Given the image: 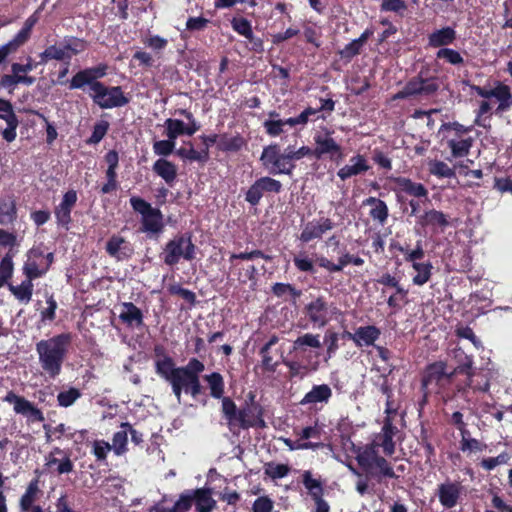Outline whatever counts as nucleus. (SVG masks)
<instances>
[{"label": "nucleus", "mask_w": 512, "mask_h": 512, "mask_svg": "<svg viewBox=\"0 0 512 512\" xmlns=\"http://www.w3.org/2000/svg\"><path fill=\"white\" fill-rule=\"evenodd\" d=\"M69 343V334H60L37 343L36 351L39 356V363L44 373L50 378L54 379L61 373Z\"/></svg>", "instance_id": "obj_1"}, {"label": "nucleus", "mask_w": 512, "mask_h": 512, "mask_svg": "<svg viewBox=\"0 0 512 512\" xmlns=\"http://www.w3.org/2000/svg\"><path fill=\"white\" fill-rule=\"evenodd\" d=\"M196 246L188 233L177 234L163 248V261L168 266H175L181 258L192 261L195 258Z\"/></svg>", "instance_id": "obj_2"}, {"label": "nucleus", "mask_w": 512, "mask_h": 512, "mask_svg": "<svg viewBox=\"0 0 512 512\" xmlns=\"http://www.w3.org/2000/svg\"><path fill=\"white\" fill-rule=\"evenodd\" d=\"M87 41L78 37H66L63 46L56 44L46 47V49L39 54V64H46L50 60H57L63 62H70L72 56L78 55L86 50Z\"/></svg>", "instance_id": "obj_3"}, {"label": "nucleus", "mask_w": 512, "mask_h": 512, "mask_svg": "<svg viewBox=\"0 0 512 512\" xmlns=\"http://www.w3.org/2000/svg\"><path fill=\"white\" fill-rule=\"evenodd\" d=\"M260 161L271 175L285 174L292 176L296 168V165L288 160L286 152L281 153L280 146L276 143L263 148Z\"/></svg>", "instance_id": "obj_4"}, {"label": "nucleus", "mask_w": 512, "mask_h": 512, "mask_svg": "<svg viewBox=\"0 0 512 512\" xmlns=\"http://www.w3.org/2000/svg\"><path fill=\"white\" fill-rule=\"evenodd\" d=\"M454 355L456 358L459 357V364L452 370L446 369V366L443 362H437L428 367L422 381L423 387L425 389L430 390V385H433L434 383L438 384L440 381L450 377L453 373L457 371H464L471 367V358L467 356L461 349L455 350Z\"/></svg>", "instance_id": "obj_5"}, {"label": "nucleus", "mask_w": 512, "mask_h": 512, "mask_svg": "<svg viewBox=\"0 0 512 512\" xmlns=\"http://www.w3.org/2000/svg\"><path fill=\"white\" fill-rule=\"evenodd\" d=\"M89 95L94 104L101 109L123 107L129 103V98L125 96L121 86L97 84L95 89L90 91Z\"/></svg>", "instance_id": "obj_6"}, {"label": "nucleus", "mask_w": 512, "mask_h": 512, "mask_svg": "<svg viewBox=\"0 0 512 512\" xmlns=\"http://www.w3.org/2000/svg\"><path fill=\"white\" fill-rule=\"evenodd\" d=\"M334 131L326 129L324 133H316L313 137L315 147L312 148L313 157L317 160L329 156L332 161H340L343 158L341 145L332 137Z\"/></svg>", "instance_id": "obj_7"}, {"label": "nucleus", "mask_w": 512, "mask_h": 512, "mask_svg": "<svg viewBox=\"0 0 512 512\" xmlns=\"http://www.w3.org/2000/svg\"><path fill=\"white\" fill-rule=\"evenodd\" d=\"M283 190L282 183L270 176L257 178L244 192L245 201L251 206L260 204L266 193L279 194Z\"/></svg>", "instance_id": "obj_8"}, {"label": "nucleus", "mask_w": 512, "mask_h": 512, "mask_svg": "<svg viewBox=\"0 0 512 512\" xmlns=\"http://www.w3.org/2000/svg\"><path fill=\"white\" fill-rule=\"evenodd\" d=\"M178 113L188 120V124L173 118H168L164 122L165 135L167 138L175 141L181 135L192 136L200 129V123L189 110L179 109Z\"/></svg>", "instance_id": "obj_9"}, {"label": "nucleus", "mask_w": 512, "mask_h": 512, "mask_svg": "<svg viewBox=\"0 0 512 512\" xmlns=\"http://www.w3.org/2000/svg\"><path fill=\"white\" fill-rule=\"evenodd\" d=\"M470 88L473 92L482 98H495L499 102L497 107L498 112L507 111L512 107L511 88L501 81H495V86L491 89H487L475 84L470 85Z\"/></svg>", "instance_id": "obj_10"}, {"label": "nucleus", "mask_w": 512, "mask_h": 512, "mask_svg": "<svg viewBox=\"0 0 512 512\" xmlns=\"http://www.w3.org/2000/svg\"><path fill=\"white\" fill-rule=\"evenodd\" d=\"M337 224L330 217L324 216L322 212L317 218L308 221L299 236L303 243H309L314 240H321L323 236L336 228Z\"/></svg>", "instance_id": "obj_11"}, {"label": "nucleus", "mask_w": 512, "mask_h": 512, "mask_svg": "<svg viewBox=\"0 0 512 512\" xmlns=\"http://www.w3.org/2000/svg\"><path fill=\"white\" fill-rule=\"evenodd\" d=\"M108 65L100 63L97 66L89 67L78 71L70 80V89H83L86 85L89 90H94L97 84H104L99 79L107 75Z\"/></svg>", "instance_id": "obj_12"}, {"label": "nucleus", "mask_w": 512, "mask_h": 512, "mask_svg": "<svg viewBox=\"0 0 512 512\" xmlns=\"http://www.w3.org/2000/svg\"><path fill=\"white\" fill-rule=\"evenodd\" d=\"M173 393L175 394L178 402L181 399V392L184 389L185 392H190L193 396L200 393V382L199 378L190 375L186 370L182 368H176L174 373L171 375V382Z\"/></svg>", "instance_id": "obj_13"}, {"label": "nucleus", "mask_w": 512, "mask_h": 512, "mask_svg": "<svg viewBox=\"0 0 512 512\" xmlns=\"http://www.w3.org/2000/svg\"><path fill=\"white\" fill-rule=\"evenodd\" d=\"M385 412L387 413V418L382 428V433L375 438L374 443L377 449L380 447L382 448L384 454L392 455L395 449L393 436L395 435L396 430V428L392 425V414H396V409L389 401H387Z\"/></svg>", "instance_id": "obj_14"}, {"label": "nucleus", "mask_w": 512, "mask_h": 512, "mask_svg": "<svg viewBox=\"0 0 512 512\" xmlns=\"http://www.w3.org/2000/svg\"><path fill=\"white\" fill-rule=\"evenodd\" d=\"M0 119L7 124V127L1 131L2 138L8 143L13 142L17 137V128L20 122L12 103L3 98H0Z\"/></svg>", "instance_id": "obj_15"}, {"label": "nucleus", "mask_w": 512, "mask_h": 512, "mask_svg": "<svg viewBox=\"0 0 512 512\" xmlns=\"http://www.w3.org/2000/svg\"><path fill=\"white\" fill-rule=\"evenodd\" d=\"M78 196L74 189H70L64 193L61 202L55 207L54 215L58 226L65 229L69 228L72 222L71 212L76 205Z\"/></svg>", "instance_id": "obj_16"}, {"label": "nucleus", "mask_w": 512, "mask_h": 512, "mask_svg": "<svg viewBox=\"0 0 512 512\" xmlns=\"http://www.w3.org/2000/svg\"><path fill=\"white\" fill-rule=\"evenodd\" d=\"M106 253L117 261L129 259L134 252L132 244L124 237L113 234L105 245Z\"/></svg>", "instance_id": "obj_17"}, {"label": "nucleus", "mask_w": 512, "mask_h": 512, "mask_svg": "<svg viewBox=\"0 0 512 512\" xmlns=\"http://www.w3.org/2000/svg\"><path fill=\"white\" fill-rule=\"evenodd\" d=\"M370 169L367 159L362 154H356L349 160V164L344 165L337 172V176L345 181L353 176L366 173Z\"/></svg>", "instance_id": "obj_18"}, {"label": "nucleus", "mask_w": 512, "mask_h": 512, "mask_svg": "<svg viewBox=\"0 0 512 512\" xmlns=\"http://www.w3.org/2000/svg\"><path fill=\"white\" fill-rule=\"evenodd\" d=\"M237 424L241 427L263 426L264 421L261 418V408L258 404L251 402L238 411Z\"/></svg>", "instance_id": "obj_19"}, {"label": "nucleus", "mask_w": 512, "mask_h": 512, "mask_svg": "<svg viewBox=\"0 0 512 512\" xmlns=\"http://www.w3.org/2000/svg\"><path fill=\"white\" fill-rule=\"evenodd\" d=\"M463 487L460 483L447 481L438 488V497L440 503L446 508L456 506Z\"/></svg>", "instance_id": "obj_20"}, {"label": "nucleus", "mask_w": 512, "mask_h": 512, "mask_svg": "<svg viewBox=\"0 0 512 512\" xmlns=\"http://www.w3.org/2000/svg\"><path fill=\"white\" fill-rule=\"evenodd\" d=\"M247 146V140L238 132L220 134L217 149L223 153H238Z\"/></svg>", "instance_id": "obj_21"}, {"label": "nucleus", "mask_w": 512, "mask_h": 512, "mask_svg": "<svg viewBox=\"0 0 512 512\" xmlns=\"http://www.w3.org/2000/svg\"><path fill=\"white\" fill-rule=\"evenodd\" d=\"M394 183L399 202L404 203L406 201V196L412 197V199L409 200V205L411 207V214H414L416 212V202L414 200L416 197V184L405 177L395 178Z\"/></svg>", "instance_id": "obj_22"}, {"label": "nucleus", "mask_w": 512, "mask_h": 512, "mask_svg": "<svg viewBox=\"0 0 512 512\" xmlns=\"http://www.w3.org/2000/svg\"><path fill=\"white\" fill-rule=\"evenodd\" d=\"M165 227L163 221V214L159 208H154L145 216L141 217V228L140 230L145 233L159 235L163 232Z\"/></svg>", "instance_id": "obj_23"}, {"label": "nucleus", "mask_w": 512, "mask_h": 512, "mask_svg": "<svg viewBox=\"0 0 512 512\" xmlns=\"http://www.w3.org/2000/svg\"><path fill=\"white\" fill-rule=\"evenodd\" d=\"M332 397V389L327 384L314 385L300 401L301 405L327 404Z\"/></svg>", "instance_id": "obj_24"}, {"label": "nucleus", "mask_w": 512, "mask_h": 512, "mask_svg": "<svg viewBox=\"0 0 512 512\" xmlns=\"http://www.w3.org/2000/svg\"><path fill=\"white\" fill-rule=\"evenodd\" d=\"M44 258V253L39 248H32L28 252V260L23 266V273L26 279L33 281L47 272V268H40L34 259Z\"/></svg>", "instance_id": "obj_25"}, {"label": "nucleus", "mask_w": 512, "mask_h": 512, "mask_svg": "<svg viewBox=\"0 0 512 512\" xmlns=\"http://www.w3.org/2000/svg\"><path fill=\"white\" fill-rule=\"evenodd\" d=\"M152 171L170 187L173 186L177 179L178 169L176 164L166 158L157 159L153 163Z\"/></svg>", "instance_id": "obj_26"}, {"label": "nucleus", "mask_w": 512, "mask_h": 512, "mask_svg": "<svg viewBox=\"0 0 512 512\" xmlns=\"http://www.w3.org/2000/svg\"><path fill=\"white\" fill-rule=\"evenodd\" d=\"M17 220V206L13 195L0 197V225L13 224Z\"/></svg>", "instance_id": "obj_27"}, {"label": "nucleus", "mask_w": 512, "mask_h": 512, "mask_svg": "<svg viewBox=\"0 0 512 512\" xmlns=\"http://www.w3.org/2000/svg\"><path fill=\"white\" fill-rule=\"evenodd\" d=\"M353 255L354 254H350L344 248L338 257L337 263L332 262L325 256L317 257L316 262L319 267L327 270L329 273H337L341 272L346 266L351 264Z\"/></svg>", "instance_id": "obj_28"}, {"label": "nucleus", "mask_w": 512, "mask_h": 512, "mask_svg": "<svg viewBox=\"0 0 512 512\" xmlns=\"http://www.w3.org/2000/svg\"><path fill=\"white\" fill-rule=\"evenodd\" d=\"M455 40L456 31L449 26L435 30L429 35V45L434 48H444L445 46L452 44Z\"/></svg>", "instance_id": "obj_29"}, {"label": "nucleus", "mask_w": 512, "mask_h": 512, "mask_svg": "<svg viewBox=\"0 0 512 512\" xmlns=\"http://www.w3.org/2000/svg\"><path fill=\"white\" fill-rule=\"evenodd\" d=\"M193 502L197 512H212L216 507V501L211 496V491L205 488L193 490Z\"/></svg>", "instance_id": "obj_30"}, {"label": "nucleus", "mask_w": 512, "mask_h": 512, "mask_svg": "<svg viewBox=\"0 0 512 512\" xmlns=\"http://www.w3.org/2000/svg\"><path fill=\"white\" fill-rule=\"evenodd\" d=\"M379 334L380 331L378 328L368 325L358 328L354 334H350V337L358 346H368L374 343L379 337Z\"/></svg>", "instance_id": "obj_31"}, {"label": "nucleus", "mask_w": 512, "mask_h": 512, "mask_svg": "<svg viewBox=\"0 0 512 512\" xmlns=\"http://www.w3.org/2000/svg\"><path fill=\"white\" fill-rule=\"evenodd\" d=\"M363 204L371 207L369 215L374 221H378L381 225L386 222L389 211L383 200L376 197H368Z\"/></svg>", "instance_id": "obj_32"}, {"label": "nucleus", "mask_w": 512, "mask_h": 512, "mask_svg": "<svg viewBox=\"0 0 512 512\" xmlns=\"http://www.w3.org/2000/svg\"><path fill=\"white\" fill-rule=\"evenodd\" d=\"M129 428V423H122L120 430L115 432L113 435L112 444H110V446L112 451L117 456H122L127 452Z\"/></svg>", "instance_id": "obj_33"}, {"label": "nucleus", "mask_w": 512, "mask_h": 512, "mask_svg": "<svg viewBox=\"0 0 512 512\" xmlns=\"http://www.w3.org/2000/svg\"><path fill=\"white\" fill-rule=\"evenodd\" d=\"M271 291L276 297L291 300L293 303L302 295V291L290 283L277 282L271 287Z\"/></svg>", "instance_id": "obj_34"}, {"label": "nucleus", "mask_w": 512, "mask_h": 512, "mask_svg": "<svg viewBox=\"0 0 512 512\" xmlns=\"http://www.w3.org/2000/svg\"><path fill=\"white\" fill-rule=\"evenodd\" d=\"M419 222L423 226H431L433 229L441 228L442 230L449 225L447 216L443 212L434 209L425 212Z\"/></svg>", "instance_id": "obj_35"}, {"label": "nucleus", "mask_w": 512, "mask_h": 512, "mask_svg": "<svg viewBox=\"0 0 512 512\" xmlns=\"http://www.w3.org/2000/svg\"><path fill=\"white\" fill-rule=\"evenodd\" d=\"M427 165L429 173L439 179L456 177L455 167H450L444 161L433 159Z\"/></svg>", "instance_id": "obj_36"}, {"label": "nucleus", "mask_w": 512, "mask_h": 512, "mask_svg": "<svg viewBox=\"0 0 512 512\" xmlns=\"http://www.w3.org/2000/svg\"><path fill=\"white\" fill-rule=\"evenodd\" d=\"M190 145V148L180 147L175 151L176 155L184 160H188L190 162H199V163H206L210 155L207 154L206 150H196L193 147L192 142H188Z\"/></svg>", "instance_id": "obj_37"}, {"label": "nucleus", "mask_w": 512, "mask_h": 512, "mask_svg": "<svg viewBox=\"0 0 512 512\" xmlns=\"http://www.w3.org/2000/svg\"><path fill=\"white\" fill-rule=\"evenodd\" d=\"M309 320H323L328 312V303L324 297H318L306 305Z\"/></svg>", "instance_id": "obj_38"}, {"label": "nucleus", "mask_w": 512, "mask_h": 512, "mask_svg": "<svg viewBox=\"0 0 512 512\" xmlns=\"http://www.w3.org/2000/svg\"><path fill=\"white\" fill-rule=\"evenodd\" d=\"M379 458V451L374 442L357 452V461L364 467H373Z\"/></svg>", "instance_id": "obj_39"}, {"label": "nucleus", "mask_w": 512, "mask_h": 512, "mask_svg": "<svg viewBox=\"0 0 512 512\" xmlns=\"http://www.w3.org/2000/svg\"><path fill=\"white\" fill-rule=\"evenodd\" d=\"M302 483L311 498L323 496V484L320 478L314 477L311 471L306 470L302 473Z\"/></svg>", "instance_id": "obj_40"}, {"label": "nucleus", "mask_w": 512, "mask_h": 512, "mask_svg": "<svg viewBox=\"0 0 512 512\" xmlns=\"http://www.w3.org/2000/svg\"><path fill=\"white\" fill-rule=\"evenodd\" d=\"M9 290L20 302L28 303L33 294V282L25 279L20 285L8 284Z\"/></svg>", "instance_id": "obj_41"}, {"label": "nucleus", "mask_w": 512, "mask_h": 512, "mask_svg": "<svg viewBox=\"0 0 512 512\" xmlns=\"http://www.w3.org/2000/svg\"><path fill=\"white\" fill-rule=\"evenodd\" d=\"M448 147L451 149V154L454 158L464 157L468 155L472 144V137H468L465 139H450L447 141Z\"/></svg>", "instance_id": "obj_42"}, {"label": "nucleus", "mask_w": 512, "mask_h": 512, "mask_svg": "<svg viewBox=\"0 0 512 512\" xmlns=\"http://www.w3.org/2000/svg\"><path fill=\"white\" fill-rule=\"evenodd\" d=\"M4 400L10 404H13L14 411L22 416H25L29 408L33 405L24 397L18 396L13 392H9Z\"/></svg>", "instance_id": "obj_43"}, {"label": "nucleus", "mask_w": 512, "mask_h": 512, "mask_svg": "<svg viewBox=\"0 0 512 512\" xmlns=\"http://www.w3.org/2000/svg\"><path fill=\"white\" fill-rule=\"evenodd\" d=\"M232 268L235 270V275L240 283L245 284L248 281H251L253 285L256 284L258 271L254 265H248L247 267H238V265H233Z\"/></svg>", "instance_id": "obj_44"}, {"label": "nucleus", "mask_w": 512, "mask_h": 512, "mask_svg": "<svg viewBox=\"0 0 512 512\" xmlns=\"http://www.w3.org/2000/svg\"><path fill=\"white\" fill-rule=\"evenodd\" d=\"M210 389V394L214 398H221L224 393V381L219 373H212L205 376Z\"/></svg>", "instance_id": "obj_45"}, {"label": "nucleus", "mask_w": 512, "mask_h": 512, "mask_svg": "<svg viewBox=\"0 0 512 512\" xmlns=\"http://www.w3.org/2000/svg\"><path fill=\"white\" fill-rule=\"evenodd\" d=\"M142 318V311L132 302L120 305L119 320H142Z\"/></svg>", "instance_id": "obj_46"}, {"label": "nucleus", "mask_w": 512, "mask_h": 512, "mask_svg": "<svg viewBox=\"0 0 512 512\" xmlns=\"http://www.w3.org/2000/svg\"><path fill=\"white\" fill-rule=\"evenodd\" d=\"M439 88L438 79L435 77L423 79L418 75V96H431Z\"/></svg>", "instance_id": "obj_47"}, {"label": "nucleus", "mask_w": 512, "mask_h": 512, "mask_svg": "<svg viewBox=\"0 0 512 512\" xmlns=\"http://www.w3.org/2000/svg\"><path fill=\"white\" fill-rule=\"evenodd\" d=\"M232 29L246 39L252 38L251 22L244 17H233L231 20Z\"/></svg>", "instance_id": "obj_48"}, {"label": "nucleus", "mask_w": 512, "mask_h": 512, "mask_svg": "<svg viewBox=\"0 0 512 512\" xmlns=\"http://www.w3.org/2000/svg\"><path fill=\"white\" fill-rule=\"evenodd\" d=\"M436 58L444 59L447 63L456 66L463 65L464 63V58L458 51L447 47L440 48L436 53Z\"/></svg>", "instance_id": "obj_49"}, {"label": "nucleus", "mask_w": 512, "mask_h": 512, "mask_svg": "<svg viewBox=\"0 0 512 512\" xmlns=\"http://www.w3.org/2000/svg\"><path fill=\"white\" fill-rule=\"evenodd\" d=\"M193 496V490H186L168 512H187L192 507Z\"/></svg>", "instance_id": "obj_50"}, {"label": "nucleus", "mask_w": 512, "mask_h": 512, "mask_svg": "<svg viewBox=\"0 0 512 512\" xmlns=\"http://www.w3.org/2000/svg\"><path fill=\"white\" fill-rule=\"evenodd\" d=\"M362 48L363 45L357 39H354L350 43L346 44L338 54L341 59L350 62L355 56L361 53Z\"/></svg>", "instance_id": "obj_51"}, {"label": "nucleus", "mask_w": 512, "mask_h": 512, "mask_svg": "<svg viewBox=\"0 0 512 512\" xmlns=\"http://www.w3.org/2000/svg\"><path fill=\"white\" fill-rule=\"evenodd\" d=\"M175 145L176 141L170 138L158 140L153 143V152L161 156L160 158H165L174 152Z\"/></svg>", "instance_id": "obj_52"}, {"label": "nucleus", "mask_w": 512, "mask_h": 512, "mask_svg": "<svg viewBox=\"0 0 512 512\" xmlns=\"http://www.w3.org/2000/svg\"><path fill=\"white\" fill-rule=\"evenodd\" d=\"M168 292L171 295H176L182 298L189 305H194L196 302V294L186 288H183L179 284H172L168 287Z\"/></svg>", "instance_id": "obj_53"}, {"label": "nucleus", "mask_w": 512, "mask_h": 512, "mask_svg": "<svg viewBox=\"0 0 512 512\" xmlns=\"http://www.w3.org/2000/svg\"><path fill=\"white\" fill-rule=\"evenodd\" d=\"M256 258H262L266 261H271L272 256L265 254L263 251L255 249L250 252L244 251L240 253H232L229 261L233 263L235 260H254Z\"/></svg>", "instance_id": "obj_54"}, {"label": "nucleus", "mask_w": 512, "mask_h": 512, "mask_svg": "<svg viewBox=\"0 0 512 512\" xmlns=\"http://www.w3.org/2000/svg\"><path fill=\"white\" fill-rule=\"evenodd\" d=\"M37 492V487L35 484H30L27 488L26 492L22 495L20 499V509L21 512H28L32 510V507H35L34 501Z\"/></svg>", "instance_id": "obj_55"}, {"label": "nucleus", "mask_w": 512, "mask_h": 512, "mask_svg": "<svg viewBox=\"0 0 512 512\" xmlns=\"http://www.w3.org/2000/svg\"><path fill=\"white\" fill-rule=\"evenodd\" d=\"M296 269L300 272L315 273V267L312 259H310L305 253H300L293 258Z\"/></svg>", "instance_id": "obj_56"}, {"label": "nucleus", "mask_w": 512, "mask_h": 512, "mask_svg": "<svg viewBox=\"0 0 512 512\" xmlns=\"http://www.w3.org/2000/svg\"><path fill=\"white\" fill-rule=\"evenodd\" d=\"M80 396H81V393L78 389L69 388L68 390L61 391L57 396V400H58V403L60 406L69 407L72 404H74V402L78 398H80Z\"/></svg>", "instance_id": "obj_57"}, {"label": "nucleus", "mask_w": 512, "mask_h": 512, "mask_svg": "<svg viewBox=\"0 0 512 512\" xmlns=\"http://www.w3.org/2000/svg\"><path fill=\"white\" fill-rule=\"evenodd\" d=\"M14 253L8 251L0 261V276L9 281L13 275L14 264H13Z\"/></svg>", "instance_id": "obj_58"}, {"label": "nucleus", "mask_w": 512, "mask_h": 512, "mask_svg": "<svg viewBox=\"0 0 512 512\" xmlns=\"http://www.w3.org/2000/svg\"><path fill=\"white\" fill-rule=\"evenodd\" d=\"M288 473L289 467L285 464L268 463L265 466V474L272 479H281Z\"/></svg>", "instance_id": "obj_59"}, {"label": "nucleus", "mask_w": 512, "mask_h": 512, "mask_svg": "<svg viewBox=\"0 0 512 512\" xmlns=\"http://www.w3.org/2000/svg\"><path fill=\"white\" fill-rule=\"evenodd\" d=\"M469 433L462 434L461 439V450L463 452L469 451V452H478L482 451L484 448H486V445L478 441L477 439L470 438Z\"/></svg>", "instance_id": "obj_60"}, {"label": "nucleus", "mask_w": 512, "mask_h": 512, "mask_svg": "<svg viewBox=\"0 0 512 512\" xmlns=\"http://www.w3.org/2000/svg\"><path fill=\"white\" fill-rule=\"evenodd\" d=\"M109 129V123L107 121H100L96 123L93 127L92 134L88 139V144H97L99 143L104 136L106 135Z\"/></svg>", "instance_id": "obj_61"}, {"label": "nucleus", "mask_w": 512, "mask_h": 512, "mask_svg": "<svg viewBox=\"0 0 512 512\" xmlns=\"http://www.w3.org/2000/svg\"><path fill=\"white\" fill-rule=\"evenodd\" d=\"M117 168H107L106 170V179L107 182L102 185L101 187V193L102 194H109L118 188V181H117Z\"/></svg>", "instance_id": "obj_62"}, {"label": "nucleus", "mask_w": 512, "mask_h": 512, "mask_svg": "<svg viewBox=\"0 0 512 512\" xmlns=\"http://www.w3.org/2000/svg\"><path fill=\"white\" fill-rule=\"evenodd\" d=\"M130 205L141 217L154 209L149 202L138 196H132L130 198Z\"/></svg>", "instance_id": "obj_63"}, {"label": "nucleus", "mask_w": 512, "mask_h": 512, "mask_svg": "<svg viewBox=\"0 0 512 512\" xmlns=\"http://www.w3.org/2000/svg\"><path fill=\"white\" fill-rule=\"evenodd\" d=\"M145 46L151 48L155 52L163 51L167 45L168 40L159 36V35H151L143 40Z\"/></svg>", "instance_id": "obj_64"}]
</instances>
